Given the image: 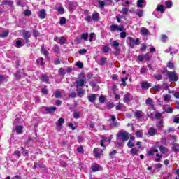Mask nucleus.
<instances>
[{
    "mask_svg": "<svg viewBox=\"0 0 179 179\" xmlns=\"http://www.w3.org/2000/svg\"><path fill=\"white\" fill-rule=\"evenodd\" d=\"M95 36H96V34H94V32H92L90 34V43H92V41H93Z\"/></svg>",
    "mask_w": 179,
    "mask_h": 179,
    "instance_id": "nucleus-50",
    "label": "nucleus"
},
{
    "mask_svg": "<svg viewBox=\"0 0 179 179\" xmlns=\"http://www.w3.org/2000/svg\"><path fill=\"white\" fill-rule=\"evenodd\" d=\"M129 11V8H128V7H125V6H124L120 13H122V15H127Z\"/></svg>",
    "mask_w": 179,
    "mask_h": 179,
    "instance_id": "nucleus-28",
    "label": "nucleus"
},
{
    "mask_svg": "<svg viewBox=\"0 0 179 179\" xmlns=\"http://www.w3.org/2000/svg\"><path fill=\"white\" fill-rule=\"evenodd\" d=\"M89 38V34L88 33H84L81 34V40H84L85 41H87V39Z\"/></svg>",
    "mask_w": 179,
    "mask_h": 179,
    "instance_id": "nucleus-26",
    "label": "nucleus"
},
{
    "mask_svg": "<svg viewBox=\"0 0 179 179\" xmlns=\"http://www.w3.org/2000/svg\"><path fill=\"white\" fill-rule=\"evenodd\" d=\"M84 15H85V21L88 23H91V22H93V17L92 15H90V13L88 10H85L84 12Z\"/></svg>",
    "mask_w": 179,
    "mask_h": 179,
    "instance_id": "nucleus-8",
    "label": "nucleus"
},
{
    "mask_svg": "<svg viewBox=\"0 0 179 179\" xmlns=\"http://www.w3.org/2000/svg\"><path fill=\"white\" fill-rule=\"evenodd\" d=\"M158 152H159V150H157V149L150 150L148 152V156H153V155H155V153H156V157H157V158L155 159V162H160V159H162V157H163V156H162Z\"/></svg>",
    "mask_w": 179,
    "mask_h": 179,
    "instance_id": "nucleus-4",
    "label": "nucleus"
},
{
    "mask_svg": "<svg viewBox=\"0 0 179 179\" xmlns=\"http://www.w3.org/2000/svg\"><path fill=\"white\" fill-rule=\"evenodd\" d=\"M163 117V115L161 113H155V118H162Z\"/></svg>",
    "mask_w": 179,
    "mask_h": 179,
    "instance_id": "nucleus-63",
    "label": "nucleus"
},
{
    "mask_svg": "<svg viewBox=\"0 0 179 179\" xmlns=\"http://www.w3.org/2000/svg\"><path fill=\"white\" fill-rule=\"evenodd\" d=\"M66 23V19L65 17H61L59 21V24L61 26H63V24H65Z\"/></svg>",
    "mask_w": 179,
    "mask_h": 179,
    "instance_id": "nucleus-42",
    "label": "nucleus"
},
{
    "mask_svg": "<svg viewBox=\"0 0 179 179\" xmlns=\"http://www.w3.org/2000/svg\"><path fill=\"white\" fill-rule=\"evenodd\" d=\"M145 104L148 106V107H151L153 110L155 109V106H153V99L150 98H148L145 101Z\"/></svg>",
    "mask_w": 179,
    "mask_h": 179,
    "instance_id": "nucleus-12",
    "label": "nucleus"
},
{
    "mask_svg": "<svg viewBox=\"0 0 179 179\" xmlns=\"http://www.w3.org/2000/svg\"><path fill=\"white\" fill-rule=\"evenodd\" d=\"M141 36H148L149 34V29H146L145 27H142L141 30Z\"/></svg>",
    "mask_w": 179,
    "mask_h": 179,
    "instance_id": "nucleus-20",
    "label": "nucleus"
},
{
    "mask_svg": "<svg viewBox=\"0 0 179 179\" xmlns=\"http://www.w3.org/2000/svg\"><path fill=\"white\" fill-rule=\"evenodd\" d=\"M139 150L136 148H131L130 150V153H131V155H138Z\"/></svg>",
    "mask_w": 179,
    "mask_h": 179,
    "instance_id": "nucleus-38",
    "label": "nucleus"
},
{
    "mask_svg": "<svg viewBox=\"0 0 179 179\" xmlns=\"http://www.w3.org/2000/svg\"><path fill=\"white\" fill-rule=\"evenodd\" d=\"M64 118L62 117L59 118L57 124V127H62V124H64Z\"/></svg>",
    "mask_w": 179,
    "mask_h": 179,
    "instance_id": "nucleus-36",
    "label": "nucleus"
},
{
    "mask_svg": "<svg viewBox=\"0 0 179 179\" xmlns=\"http://www.w3.org/2000/svg\"><path fill=\"white\" fill-rule=\"evenodd\" d=\"M42 82H48V76L43 74L41 77Z\"/></svg>",
    "mask_w": 179,
    "mask_h": 179,
    "instance_id": "nucleus-34",
    "label": "nucleus"
},
{
    "mask_svg": "<svg viewBox=\"0 0 179 179\" xmlns=\"http://www.w3.org/2000/svg\"><path fill=\"white\" fill-rule=\"evenodd\" d=\"M99 101L101 102V103H104L106 101V98L104 97V96L101 95L99 99Z\"/></svg>",
    "mask_w": 179,
    "mask_h": 179,
    "instance_id": "nucleus-59",
    "label": "nucleus"
},
{
    "mask_svg": "<svg viewBox=\"0 0 179 179\" xmlns=\"http://www.w3.org/2000/svg\"><path fill=\"white\" fill-rule=\"evenodd\" d=\"M157 12H161V13H164V6L160 5L157 8Z\"/></svg>",
    "mask_w": 179,
    "mask_h": 179,
    "instance_id": "nucleus-30",
    "label": "nucleus"
},
{
    "mask_svg": "<svg viewBox=\"0 0 179 179\" xmlns=\"http://www.w3.org/2000/svg\"><path fill=\"white\" fill-rule=\"evenodd\" d=\"M134 115L138 121H142V118H143V113L142 111L141 110L136 111L134 113Z\"/></svg>",
    "mask_w": 179,
    "mask_h": 179,
    "instance_id": "nucleus-9",
    "label": "nucleus"
},
{
    "mask_svg": "<svg viewBox=\"0 0 179 179\" xmlns=\"http://www.w3.org/2000/svg\"><path fill=\"white\" fill-rule=\"evenodd\" d=\"M23 37L24 38H25V40H27V38H30V37H31V32L24 31L23 34Z\"/></svg>",
    "mask_w": 179,
    "mask_h": 179,
    "instance_id": "nucleus-23",
    "label": "nucleus"
},
{
    "mask_svg": "<svg viewBox=\"0 0 179 179\" xmlns=\"http://www.w3.org/2000/svg\"><path fill=\"white\" fill-rule=\"evenodd\" d=\"M38 17L40 19H45V17L47 16V13H45V10L41 9L38 13Z\"/></svg>",
    "mask_w": 179,
    "mask_h": 179,
    "instance_id": "nucleus-13",
    "label": "nucleus"
},
{
    "mask_svg": "<svg viewBox=\"0 0 179 179\" xmlns=\"http://www.w3.org/2000/svg\"><path fill=\"white\" fill-rule=\"evenodd\" d=\"M127 43L128 45H129V47H131V48H134V47H135L136 45H139V44H141V41H139V38L135 39L130 36L127 38Z\"/></svg>",
    "mask_w": 179,
    "mask_h": 179,
    "instance_id": "nucleus-2",
    "label": "nucleus"
},
{
    "mask_svg": "<svg viewBox=\"0 0 179 179\" xmlns=\"http://www.w3.org/2000/svg\"><path fill=\"white\" fill-rule=\"evenodd\" d=\"M136 14L137 16H138V17H142V16H143V10H138L136 12Z\"/></svg>",
    "mask_w": 179,
    "mask_h": 179,
    "instance_id": "nucleus-39",
    "label": "nucleus"
},
{
    "mask_svg": "<svg viewBox=\"0 0 179 179\" xmlns=\"http://www.w3.org/2000/svg\"><path fill=\"white\" fill-rule=\"evenodd\" d=\"M55 110H57V108L55 106L45 108V111H46V113H48V114H51V113H54V111H55Z\"/></svg>",
    "mask_w": 179,
    "mask_h": 179,
    "instance_id": "nucleus-22",
    "label": "nucleus"
},
{
    "mask_svg": "<svg viewBox=\"0 0 179 179\" xmlns=\"http://www.w3.org/2000/svg\"><path fill=\"white\" fill-rule=\"evenodd\" d=\"M106 61H107V59L101 58L100 59V65H104V64H106Z\"/></svg>",
    "mask_w": 179,
    "mask_h": 179,
    "instance_id": "nucleus-60",
    "label": "nucleus"
},
{
    "mask_svg": "<svg viewBox=\"0 0 179 179\" xmlns=\"http://www.w3.org/2000/svg\"><path fill=\"white\" fill-rule=\"evenodd\" d=\"M150 86H152V85H150V83L146 82V81H143L141 83V87L142 89H149V87H150Z\"/></svg>",
    "mask_w": 179,
    "mask_h": 179,
    "instance_id": "nucleus-19",
    "label": "nucleus"
},
{
    "mask_svg": "<svg viewBox=\"0 0 179 179\" xmlns=\"http://www.w3.org/2000/svg\"><path fill=\"white\" fill-rule=\"evenodd\" d=\"M156 134H157V130H156V129L153 128V127H150L148 130V135H150V136H155V135H156Z\"/></svg>",
    "mask_w": 179,
    "mask_h": 179,
    "instance_id": "nucleus-15",
    "label": "nucleus"
},
{
    "mask_svg": "<svg viewBox=\"0 0 179 179\" xmlns=\"http://www.w3.org/2000/svg\"><path fill=\"white\" fill-rule=\"evenodd\" d=\"M143 3H145V0H138L137 1L138 8H142L143 6Z\"/></svg>",
    "mask_w": 179,
    "mask_h": 179,
    "instance_id": "nucleus-33",
    "label": "nucleus"
},
{
    "mask_svg": "<svg viewBox=\"0 0 179 179\" xmlns=\"http://www.w3.org/2000/svg\"><path fill=\"white\" fill-rule=\"evenodd\" d=\"M164 74L168 77L170 82H177L178 80V75H177L176 71H169L166 70Z\"/></svg>",
    "mask_w": 179,
    "mask_h": 179,
    "instance_id": "nucleus-1",
    "label": "nucleus"
},
{
    "mask_svg": "<svg viewBox=\"0 0 179 179\" xmlns=\"http://www.w3.org/2000/svg\"><path fill=\"white\" fill-rule=\"evenodd\" d=\"M102 50H103V52H105V53L110 52V51H111V49L108 46H103Z\"/></svg>",
    "mask_w": 179,
    "mask_h": 179,
    "instance_id": "nucleus-40",
    "label": "nucleus"
},
{
    "mask_svg": "<svg viewBox=\"0 0 179 179\" xmlns=\"http://www.w3.org/2000/svg\"><path fill=\"white\" fill-rule=\"evenodd\" d=\"M127 80H128V76H126L125 78H121V82H122V83L121 84L122 86H127Z\"/></svg>",
    "mask_w": 179,
    "mask_h": 179,
    "instance_id": "nucleus-31",
    "label": "nucleus"
},
{
    "mask_svg": "<svg viewBox=\"0 0 179 179\" xmlns=\"http://www.w3.org/2000/svg\"><path fill=\"white\" fill-rule=\"evenodd\" d=\"M163 110L165 113H168L169 114H171V113H173V108H171L169 105L164 106Z\"/></svg>",
    "mask_w": 179,
    "mask_h": 179,
    "instance_id": "nucleus-17",
    "label": "nucleus"
},
{
    "mask_svg": "<svg viewBox=\"0 0 179 179\" xmlns=\"http://www.w3.org/2000/svg\"><path fill=\"white\" fill-rule=\"evenodd\" d=\"M24 16H30L31 15V11L30 10H25L24 11Z\"/></svg>",
    "mask_w": 179,
    "mask_h": 179,
    "instance_id": "nucleus-53",
    "label": "nucleus"
},
{
    "mask_svg": "<svg viewBox=\"0 0 179 179\" xmlns=\"http://www.w3.org/2000/svg\"><path fill=\"white\" fill-rule=\"evenodd\" d=\"M154 90H155V92H160V90H162V86L160 85H155Z\"/></svg>",
    "mask_w": 179,
    "mask_h": 179,
    "instance_id": "nucleus-45",
    "label": "nucleus"
},
{
    "mask_svg": "<svg viewBox=\"0 0 179 179\" xmlns=\"http://www.w3.org/2000/svg\"><path fill=\"white\" fill-rule=\"evenodd\" d=\"M21 151L22 152L24 156H27L29 155V152L24 150L23 147L21 148Z\"/></svg>",
    "mask_w": 179,
    "mask_h": 179,
    "instance_id": "nucleus-52",
    "label": "nucleus"
},
{
    "mask_svg": "<svg viewBox=\"0 0 179 179\" xmlns=\"http://www.w3.org/2000/svg\"><path fill=\"white\" fill-rule=\"evenodd\" d=\"M166 8H171L173 6V3L170 1H167L165 2Z\"/></svg>",
    "mask_w": 179,
    "mask_h": 179,
    "instance_id": "nucleus-48",
    "label": "nucleus"
},
{
    "mask_svg": "<svg viewBox=\"0 0 179 179\" xmlns=\"http://www.w3.org/2000/svg\"><path fill=\"white\" fill-rule=\"evenodd\" d=\"M78 52L81 55H85V54H86L87 52V50L86 49H81V50H79Z\"/></svg>",
    "mask_w": 179,
    "mask_h": 179,
    "instance_id": "nucleus-54",
    "label": "nucleus"
},
{
    "mask_svg": "<svg viewBox=\"0 0 179 179\" xmlns=\"http://www.w3.org/2000/svg\"><path fill=\"white\" fill-rule=\"evenodd\" d=\"M61 96H62L61 91H59V90H57L55 92V97H56V99H60Z\"/></svg>",
    "mask_w": 179,
    "mask_h": 179,
    "instance_id": "nucleus-29",
    "label": "nucleus"
},
{
    "mask_svg": "<svg viewBox=\"0 0 179 179\" xmlns=\"http://www.w3.org/2000/svg\"><path fill=\"white\" fill-rule=\"evenodd\" d=\"M170 100H171V96L166 94L164 96V101H165L166 103H169V101H170Z\"/></svg>",
    "mask_w": 179,
    "mask_h": 179,
    "instance_id": "nucleus-32",
    "label": "nucleus"
},
{
    "mask_svg": "<svg viewBox=\"0 0 179 179\" xmlns=\"http://www.w3.org/2000/svg\"><path fill=\"white\" fill-rule=\"evenodd\" d=\"M76 66H78V68H83V63L80 62H77L76 64Z\"/></svg>",
    "mask_w": 179,
    "mask_h": 179,
    "instance_id": "nucleus-57",
    "label": "nucleus"
},
{
    "mask_svg": "<svg viewBox=\"0 0 179 179\" xmlns=\"http://www.w3.org/2000/svg\"><path fill=\"white\" fill-rule=\"evenodd\" d=\"M114 107V103H109L107 106L108 110H111Z\"/></svg>",
    "mask_w": 179,
    "mask_h": 179,
    "instance_id": "nucleus-62",
    "label": "nucleus"
},
{
    "mask_svg": "<svg viewBox=\"0 0 179 179\" xmlns=\"http://www.w3.org/2000/svg\"><path fill=\"white\" fill-rule=\"evenodd\" d=\"M136 135L138 138H142L143 136V132L141 130H138L136 133Z\"/></svg>",
    "mask_w": 179,
    "mask_h": 179,
    "instance_id": "nucleus-43",
    "label": "nucleus"
},
{
    "mask_svg": "<svg viewBox=\"0 0 179 179\" xmlns=\"http://www.w3.org/2000/svg\"><path fill=\"white\" fill-rule=\"evenodd\" d=\"M99 8H104V6L106 5V3L103 1H99Z\"/></svg>",
    "mask_w": 179,
    "mask_h": 179,
    "instance_id": "nucleus-61",
    "label": "nucleus"
},
{
    "mask_svg": "<svg viewBox=\"0 0 179 179\" xmlns=\"http://www.w3.org/2000/svg\"><path fill=\"white\" fill-rule=\"evenodd\" d=\"M117 137L118 139H120V141H122V142H125L129 139V134L127 131H121L117 134Z\"/></svg>",
    "mask_w": 179,
    "mask_h": 179,
    "instance_id": "nucleus-3",
    "label": "nucleus"
},
{
    "mask_svg": "<svg viewBox=\"0 0 179 179\" xmlns=\"http://www.w3.org/2000/svg\"><path fill=\"white\" fill-rule=\"evenodd\" d=\"M125 31V28L122 25L118 26L116 24H112L110 26V31Z\"/></svg>",
    "mask_w": 179,
    "mask_h": 179,
    "instance_id": "nucleus-5",
    "label": "nucleus"
},
{
    "mask_svg": "<svg viewBox=\"0 0 179 179\" xmlns=\"http://www.w3.org/2000/svg\"><path fill=\"white\" fill-rule=\"evenodd\" d=\"M15 47L17 48H20V47H22V41H15Z\"/></svg>",
    "mask_w": 179,
    "mask_h": 179,
    "instance_id": "nucleus-49",
    "label": "nucleus"
},
{
    "mask_svg": "<svg viewBox=\"0 0 179 179\" xmlns=\"http://www.w3.org/2000/svg\"><path fill=\"white\" fill-rule=\"evenodd\" d=\"M157 127L159 129H162V128H163V120H161L158 123H157Z\"/></svg>",
    "mask_w": 179,
    "mask_h": 179,
    "instance_id": "nucleus-47",
    "label": "nucleus"
},
{
    "mask_svg": "<svg viewBox=\"0 0 179 179\" xmlns=\"http://www.w3.org/2000/svg\"><path fill=\"white\" fill-rule=\"evenodd\" d=\"M94 155L96 158L101 157V156L103 155V150H101L100 148H94Z\"/></svg>",
    "mask_w": 179,
    "mask_h": 179,
    "instance_id": "nucleus-10",
    "label": "nucleus"
},
{
    "mask_svg": "<svg viewBox=\"0 0 179 179\" xmlns=\"http://www.w3.org/2000/svg\"><path fill=\"white\" fill-rule=\"evenodd\" d=\"M41 53L43 54V55H45V57L48 55V52L45 50V48H44V46L41 47Z\"/></svg>",
    "mask_w": 179,
    "mask_h": 179,
    "instance_id": "nucleus-41",
    "label": "nucleus"
},
{
    "mask_svg": "<svg viewBox=\"0 0 179 179\" xmlns=\"http://www.w3.org/2000/svg\"><path fill=\"white\" fill-rule=\"evenodd\" d=\"M124 104L119 103L117 106H116V110H117L118 111H122V110H124Z\"/></svg>",
    "mask_w": 179,
    "mask_h": 179,
    "instance_id": "nucleus-24",
    "label": "nucleus"
},
{
    "mask_svg": "<svg viewBox=\"0 0 179 179\" xmlns=\"http://www.w3.org/2000/svg\"><path fill=\"white\" fill-rule=\"evenodd\" d=\"M96 99H97V94H92L88 96V100L89 101H90V103H94Z\"/></svg>",
    "mask_w": 179,
    "mask_h": 179,
    "instance_id": "nucleus-16",
    "label": "nucleus"
},
{
    "mask_svg": "<svg viewBox=\"0 0 179 179\" xmlns=\"http://www.w3.org/2000/svg\"><path fill=\"white\" fill-rule=\"evenodd\" d=\"M167 66L169 69H174V64L171 62L168 63Z\"/></svg>",
    "mask_w": 179,
    "mask_h": 179,
    "instance_id": "nucleus-51",
    "label": "nucleus"
},
{
    "mask_svg": "<svg viewBox=\"0 0 179 179\" xmlns=\"http://www.w3.org/2000/svg\"><path fill=\"white\" fill-rule=\"evenodd\" d=\"M92 20L94 22H99L100 20V15L98 13L92 14Z\"/></svg>",
    "mask_w": 179,
    "mask_h": 179,
    "instance_id": "nucleus-18",
    "label": "nucleus"
},
{
    "mask_svg": "<svg viewBox=\"0 0 179 179\" xmlns=\"http://www.w3.org/2000/svg\"><path fill=\"white\" fill-rule=\"evenodd\" d=\"M132 99H134V97L132 96V94L127 93L124 94L123 98V101L124 103H129V101H131Z\"/></svg>",
    "mask_w": 179,
    "mask_h": 179,
    "instance_id": "nucleus-7",
    "label": "nucleus"
},
{
    "mask_svg": "<svg viewBox=\"0 0 179 179\" xmlns=\"http://www.w3.org/2000/svg\"><path fill=\"white\" fill-rule=\"evenodd\" d=\"M66 41V39L65 38V37L64 36H61L60 38H59V44H60V45H63V44H65V42Z\"/></svg>",
    "mask_w": 179,
    "mask_h": 179,
    "instance_id": "nucleus-25",
    "label": "nucleus"
},
{
    "mask_svg": "<svg viewBox=\"0 0 179 179\" xmlns=\"http://www.w3.org/2000/svg\"><path fill=\"white\" fill-rule=\"evenodd\" d=\"M120 33V38H125L127 37V32L122 31Z\"/></svg>",
    "mask_w": 179,
    "mask_h": 179,
    "instance_id": "nucleus-58",
    "label": "nucleus"
},
{
    "mask_svg": "<svg viewBox=\"0 0 179 179\" xmlns=\"http://www.w3.org/2000/svg\"><path fill=\"white\" fill-rule=\"evenodd\" d=\"M15 131L17 135H20L23 132V126H16Z\"/></svg>",
    "mask_w": 179,
    "mask_h": 179,
    "instance_id": "nucleus-21",
    "label": "nucleus"
},
{
    "mask_svg": "<svg viewBox=\"0 0 179 179\" xmlns=\"http://www.w3.org/2000/svg\"><path fill=\"white\" fill-rule=\"evenodd\" d=\"M2 5H12V2L10 1L5 0L2 1Z\"/></svg>",
    "mask_w": 179,
    "mask_h": 179,
    "instance_id": "nucleus-56",
    "label": "nucleus"
},
{
    "mask_svg": "<svg viewBox=\"0 0 179 179\" xmlns=\"http://www.w3.org/2000/svg\"><path fill=\"white\" fill-rule=\"evenodd\" d=\"M112 45L113 48H115V50H117V48H118V47H120V43H118L117 41H114L112 43Z\"/></svg>",
    "mask_w": 179,
    "mask_h": 179,
    "instance_id": "nucleus-37",
    "label": "nucleus"
},
{
    "mask_svg": "<svg viewBox=\"0 0 179 179\" xmlns=\"http://www.w3.org/2000/svg\"><path fill=\"white\" fill-rule=\"evenodd\" d=\"M107 142V145H110L111 142V138H107L106 136L102 137V141H101V146H104V143Z\"/></svg>",
    "mask_w": 179,
    "mask_h": 179,
    "instance_id": "nucleus-11",
    "label": "nucleus"
},
{
    "mask_svg": "<svg viewBox=\"0 0 179 179\" xmlns=\"http://www.w3.org/2000/svg\"><path fill=\"white\" fill-rule=\"evenodd\" d=\"M8 34H9V31H4L2 32V34H0V37H8Z\"/></svg>",
    "mask_w": 179,
    "mask_h": 179,
    "instance_id": "nucleus-46",
    "label": "nucleus"
},
{
    "mask_svg": "<svg viewBox=\"0 0 179 179\" xmlns=\"http://www.w3.org/2000/svg\"><path fill=\"white\" fill-rule=\"evenodd\" d=\"M39 33H38V31H37V30H34V31H33V36H34V37H38V36H39Z\"/></svg>",
    "mask_w": 179,
    "mask_h": 179,
    "instance_id": "nucleus-64",
    "label": "nucleus"
},
{
    "mask_svg": "<svg viewBox=\"0 0 179 179\" xmlns=\"http://www.w3.org/2000/svg\"><path fill=\"white\" fill-rule=\"evenodd\" d=\"M77 90H78V97H83L85 94V90L79 88H78Z\"/></svg>",
    "mask_w": 179,
    "mask_h": 179,
    "instance_id": "nucleus-27",
    "label": "nucleus"
},
{
    "mask_svg": "<svg viewBox=\"0 0 179 179\" xmlns=\"http://www.w3.org/2000/svg\"><path fill=\"white\" fill-rule=\"evenodd\" d=\"M43 61H44V59H43V57H41L39 59H38V60L36 61V62H37L38 64H40V62H41V66H43V65H44Z\"/></svg>",
    "mask_w": 179,
    "mask_h": 179,
    "instance_id": "nucleus-55",
    "label": "nucleus"
},
{
    "mask_svg": "<svg viewBox=\"0 0 179 179\" xmlns=\"http://www.w3.org/2000/svg\"><path fill=\"white\" fill-rule=\"evenodd\" d=\"M73 117L74 118H76V120H78V118H79V117H80V113L79 112L75 111V112H73Z\"/></svg>",
    "mask_w": 179,
    "mask_h": 179,
    "instance_id": "nucleus-44",
    "label": "nucleus"
},
{
    "mask_svg": "<svg viewBox=\"0 0 179 179\" xmlns=\"http://www.w3.org/2000/svg\"><path fill=\"white\" fill-rule=\"evenodd\" d=\"M83 85H85V80L80 79L76 81V86L77 87V89H79V87L83 86Z\"/></svg>",
    "mask_w": 179,
    "mask_h": 179,
    "instance_id": "nucleus-14",
    "label": "nucleus"
},
{
    "mask_svg": "<svg viewBox=\"0 0 179 179\" xmlns=\"http://www.w3.org/2000/svg\"><path fill=\"white\" fill-rule=\"evenodd\" d=\"M91 169L92 171H94V173H96V171H101V170H103V167H101V166L96 163L92 164Z\"/></svg>",
    "mask_w": 179,
    "mask_h": 179,
    "instance_id": "nucleus-6",
    "label": "nucleus"
},
{
    "mask_svg": "<svg viewBox=\"0 0 179 179\" xmlns=\"http://www.w3.org/2000/svg\"><path fill=\"white\" fill-rule=\"evenodd\" d=\"M159 150H160L161 153H163V155H166V152H167V148L160 146Z\"/></svg>",
    "mask_w": 179,
    "mask_h": 179,
    "instance_id": "nucleus-35",
    "label": "nucleus"
}]
</instances>
